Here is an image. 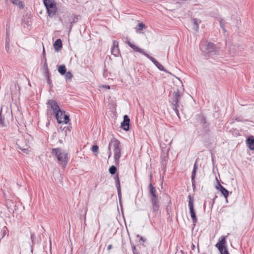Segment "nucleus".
<instances>
[{"instance_id":"nucleus-34","label":"nucleus","mask_w":254,"mask_h":254,"mask_svg":"<svg viewBox=\"0 0 254 254\" xmlns=\"http://www.w3.org/2000/svg\"><path fill=\"white\" fill-rule=\"evenodd\" d=\"M130 244L131 246L133 254H139V253L137 251L135 245L133 243H132L131 242H130Z\"/></svg>"},{"instance_id":"nucleus-23","label":"nucleus","mask_w":254,"mask_h":254,"mask_svg":"<svg viewBox=\"0 0 254 254\" xmlns=\"http://www.w3.org/2000/svg\"><path fill=\"white\" fill-rule=\"evenodd\" d=\"M43 69L45 71V74H50L46 57H45V62L43 66Z\"/></svg>"},{"instance_id":"nucleus-48","label":"nucleus","mask_w":254,"mask_h":254,"mask_svg":"<svg viewBox=\"0 0 254 254\" xmlns=\"http://www.w3.org/2000/svg\"><path fill=\"white\" fill-rule=\"evenodd\" d=\"M152 175L151 174L150 176V182H151V180H152Z\"/></svg>"},{"instance_id":"nucleus-42","label":"nucleus","mask_w":254,"mask_h":254,"mask_svg":"<svg viewBox=\"0 0 254 254\" xmlns=\"http://www.w3.org/2000/svg\"><path fill=\"white\" fill-rule=\"evenodd\" d=\"M191 183H192V186L194 189L195 188V179H192V178H191Z\"/></svg>"},{"instance_id":"nucleus-21","label":"nucleus","mask_w":254,"mask_h":254,"mask_svg":"<svg viewBox=\"0 0 254 254\" xmlns=\"http://www.w3.org/2000/svg\"><path fill=\"white\" fill-rule=\"evenodd\" d=\"M58 71L61 75H64L66 71V69L64 65H60L58 67Z\"/></svg>"},{"instance_id":"nucleus-41","label":"nucleus","mask_w":254,"mask_h":254,"mask_svg":"<svg viewBox=\"0 0 254 254\" xmlns=\"http://www.w3.org/2000/svg\"><path fill=\"white\" fill-rule=\"evenodd\" d=\"M103 76L105 78H107L108 77V71L106 68L104 70Z\"/></svg>"},{"instance_id":"nucleus-47","label":"nucleus","mask_w":254,"mask_h":254,"mask_svg":"<svg viewBox=\"0 0 254 254\" xmlns=\"http://www.w3.org/2000/svg\"><path fill=\"white\" fill-rule=\"evenodd\" d=\"M105 87L107 89H110V87L109 85H106L105 86Z\"/></svg>"},{"instance_id":"nucleus-18","label":"nucleus","mask_w":254,"mask_h":254,"mask_svg":"<svg viewBox=\"0 0 254 254\" xmlns=\"http://www.w3.org/2000/svg\"><path fill=\"white\" fill-rule=\"evenodd\" d=\"M10 39L9 38V34L8 32V29L6 28V41H5V49L6 51V52L7 53H10Z\"/></svg>"},{"instance_id":"nucleus-4","label":"nucleus","mask_w":254,"mask_h":254,"mask_svg":"<svg viewBox=\"0 0 254 254\" xmlns=\"http://www.w3.org/2000/svg\"><path fill=\"white\" fill-rule=\"evenodd\" d=\"M52 153L57 158L59 163L65 166L68 161L67 153L63 150L60 148H56L52 149Z\"/></svg>"},{"instance_id":"nucleus-32","label":"nucleus","mask_w":254,"mask_h":254,"mask_svg":"<svg viewBox=\"0 0 254 254\" xmlns=\"http://www.w3.org/2000/svg\"><path fill=\"white\" fill-rule=\"evenodd\" d=\"M98 149H99V147L97 145H93L92 147V149H91L93 152L95 154L98 153Z\"/></svg>"},{"instance_id":"nucleus-46","label":"nucleus","mask_w":254,"mask_h":254,"mask_svg":"<svg viewBox=\"0 0 254 254\" xmlns=\"http://www.w3.org/2000/svg\"><path fill=\"white\" fill-rule=\"evenodd\" d=\"M181 254H187V253L184 252L183 251H181Z\"/></svg>"},{"instance_id":"nucleus-16","label":"nucleus","mask_w":254,"mask_h":254,"mask_svg":"<svg viewBox=\"0 0 254 254\" xmlns=\"http://www.w3.org/2000/svg\"><path fill=\"white\" fill-rule=\"evenodd\" d=\"M112 54L115 57H118L120 54V50L119 48V42L114 40L113 42V47L111 49Z\"/></svg>"},{"instance_id":"nucleus-3","label":"nucleus","mask_w":254,"mask_h":254,"mask_svg":"<svg viewBox=\"0 0 254 254\" xmlns=\"http://www.w3.org/2000/svg\"><path fill=\"white\" fill-rule=\"evenodd\" d=\"M182 96L183 93L178 90L177 91L173 93L170 101L173 109L179 118H180L179 110H182L183 108V106L179 103Z\"/></svg>"},{"instance_id":"nucleus-31","label":"nucleus","mask_w":254,"mask_h":254,"mask_svg":"<svg viewBox=\"0 0 254 254\" xmlns=\"http://www.w3.org/2000/svg\"><path fill=\"white\" fill-rule=\"evenodd\" d=\"M65 75V78L67 82L68 80H70L72 77V75L70 71L66 72Z\"/></svg>"},{"instance_id":"nucleus-25","label":"nucleus","mask_w":254,"mask_h":254,"mask_svg":"<svg viewBox=\"0 0 254 254\" xmlns=\"http://www.w3.org/2000/svg\"><path fill=\"white\" fill-rule=\"evenodd\" d=\"M197 169H198V166H197V163L195 162L193 165V170H192V171L191 173V178H192V179H195V175H196V173Z\"/></svg>"},{"instance_id":"nucleus-29","label":"nucleus","mask_w":254,"mask_h":254,"mask_svg":"<svg viewBox=\"0 0 254 254\" xmlns=\"http://www.w3.org/2000/svg\"><path fill=\"white\" fill-rule=\"evenodd\" d=\"M115 183H116V188L117 189H120L121 188V186H120V180H119V176H118V175L117 174V176L115 177Z\"/></svg>"},{"instance_id":"nucleus-27","label":"nucleus","mask_w":254,"mask_h":254,"mask_svg":"<svg viewBox=\"0 0 254 254\" xmlns=\"http://www.w3.org/2000/svg\"><path fill=\"white\" fill-rule=\"evenodd\" d=\"M220 191L221 192V193L223 195V196L225 197L226 199L227 198L228 195H229V191L226 190L224 187V188H221V190H220Z\"/></svg>"},{"instance_id":"nucleus-30","label":"nucleus","mask_w":254,"mask_h":254,"mask_svg":"<svg viewBox=\"0 0 254 254\" xmlns=\"http://www.w3.org/2000/svg\"><path fill=\"white\" fill-rule=\"evenodd\" d=\"M219 23L220 27L222 29L224 32H226V30L225 28V21L222 19H220L219 20Z\"/></svg>"},{"instance_id":"nucleus-7","label":"nucleus","mask_w":254,"mask_h":254,"mask_svg":"<svg viewBox=\"0 0 254 254\" xmlns=\"http://www.w3.org/2000/svg\"><path fill=\"white\" fill-rule=\"evenodd\" d=\"M226 47L229 54L232 56L238 55L240 52L244 49V48L240 47L239 45L230 42L227 43Z\"/></svg>"},{"instance_id":"nucleus-6","label":"nucleus","mask_w":254,"mask_h":254,"mask_svg":"<svg viewBox=\"0 0 254 254\" xmlns=\"http://www.w3.org/2000/svg\"><path fill=\"white\" fill-rule=\"evenodd\" d=\"M44 4L46 7L49 16L53 17L57 12V6L53 0H44Z\"/></svg>"},{"instance_id":"nucleus-2","label":"nucleus","mask_w":254,"mask_h":254,"mask_svg":"<svg viewBox=\"0 0 254 254\" xmlns=\"http://www.w3.org/2000/svg\"><path fill=\"white\" fill-rule=\"evenodd\" d=\"M148 189V195L152 204L151 209L153 213L156 215L158 212L160 207L159 197L155 187L152 185L151 183L149 185Z\"/></svg>"},{"instance_id":"nucleus-17","label":"nucleus","mask_w":254,"mask_h":254,"mask_svg":"<svg viewBox=\"0 0 254 254\" xmlns=\"http://www.w3.org/2000/svg\"><path fill=\"white\" fill-rule=\"evenodd\" d=\"M246 142L248 145V147L250 150H254V137L253 136H251L249 137L247 140Z\"/></svg>"},{"instance_id":"nucleus-13","label":"nucleus","mask_w":254,"mask_h":254,"mask_svg":"<svg viewBox=\"0 0 254 254\" xmlns=\"http://www.w3.org/2000/svg\"><path fill=\"white\" fill-rule=\"evenodd\" d=\"M146 57L149 59L156 66V67L161 71H163L167 72L165 68L163 67V66L160 64L155 58L150 56L148 54H146Z\"/></svg>"},{"instance_id":"nucleus-35","label":"nucleus","mask_w":254,"mask_h":254,"mask_svg":"<svg viewBox=\"0 0 254 254\" xmlns=\"http://www.w3.org/2000/svg\"><path fill=\"white\" fill-rule=\"evenodd\" d=\"M118 191V195L119 197V200L120 204L121 203V198H122V193H121V188L117 189Z\"/></svg>"},{"instance_id":"nucleus-38","label":"nucleus","mask_w":254,"mask_h":254,"mask_svg":"<svg viewBox=\"0 0 254 254\" xmlns=\"http://www.w3.org/2000/svg\"><path fill=\"white\" fill-rule=\"evenodd\" d=\"M69 21H70V24L69 25V28L70 29H71L72 26H73V23H75V22H76L77 21V17H74L72 21H70V19H69Z\"/></svg>"},{"instance_id":"nucleus-28","label":"nucleus","mask_w":254,"mask_h":254,"mask_svg":"<svg viewBox=\"0 0 254 254\" xmlns=\"http://www.w3.org/2000/svg\"><path fill=\"white\" fill-rule=\"evenodd\" d=\"M109 171L111 174H112V175L115 174L117 171L116 167L114 165L111 166L109 169Z\"/></svg>"},{"instance_id":"nucleus-36","label":"nucleus","mask_w":254,"mask_h":254,"mask_svg":"<svg viewBox=\"0 0 254 254\" xmlns=\"http://www.w3.org/2000/svg\"><path fill=\"white\" fill-rule=\"evenodd\" d=\"M45 75L47 78V82H48V84L51 86V87H52V81L51 80L50 78V74H48V75L45 74Z\"/></svg>"},{"instance_id":"nucleus-15","label":"nucleus","mask_w":254,"mask_h":254,"mask_svg":"<svg viewBox=\"0 0 254 254\" xmlns=\"http://www.w3.org/2000/svg\"><path fill=\"white\" fill-rule=\"evenodd\" d=\"M121 149L122 145L120 146L119 147L113 151L114 160L116 165H119L120 163L119 159L121 156Z\"/></svg>"},{"instance_id":"nucleus-24","label":"nucleus","mask_w":254,"mask_h":254,"mask_svg":"<svg viewBox=\"0 0 254 254\" xmlns=\"http://www.w3.org/2000/svg\"><path fill=\"white\" fill-rule=\"evenodd\" d=\"M31 239L32 241V245L31 246V251L32 253H33V245L36 243V236L34 233H31Z\"/></svg>"},{"instance_id":"nucleus-12","label":"nucleus","mask_w":254,"mask_h":254,"mask_svg":"<svg viewBox=\"0 0 254 254\" xmlns=\"http://www.w3.org/2000/svg\"><path fill=\"white\" fill-rule=\"evenodd\" d=\"M127 41L126 42V43L131 48L133 51L136 52H138L146 57V54H147L144 51L143 49H140L136 45L134 44L131 43L129 41V39L128 38H127Z\"/></svg>"},{"instance_id":"nucleus-20","label":"nucleus","mask_w":254,"mask_h":254,"mask_svg":"<svg viewBox=\"0 0 254 254\" xmlns=\"http://www.w3.org/2000/svg\"><path fill=\"white\" fill-rule=\"evenodd\" d=\"M54 47L56 51H59L62 48V42L60 39L56 40L54 44Z\"/></svg>"},{"instance_id":"nucleus-8","label":"nucleus","mask_w":254,"mask_h":254,"mask_svg":"<svg viewBox=\"0 0 254 254\" xmlns=\"http://www.w3.org/2000/svg\"><path fill=\"white\" fill-rule=\"evenodd\" d=\"M28 143L29 142L27 139L24 137H21L17 140L16 145L19 150H21L24 153L28 154L29 148Z\"/></svg>"},{"instance_id":"nucleus-43","label":"nucleus","mask_w":254,"mask_h":254,"mask_svg":"<svg viewBox=\"0 0 254 254\" xmlns=\"http://www.w3.org/2000/svg\"><path fill=\"white\" fill-rule=\"evenodd\" d=\"M43 59L45 60V57H46V53H45V48L44 47H43Z\"/></svg>"},{"instance_id":"nucleus-5","label":"nucleus","mask_w":254,"mask_h":254,"mask_svg":"<svg viewBox=\"0 0 254 254\" xmlns=\"http://www.w3.org/2000/svg\"><path fill=\"white\" fill-rule=\"evenodd\" d=\"M199 48L205 56H209V55L217 52L215 45L212 42L201 43L200 45Z\"/></svg>"},{"instance_id":"nucleus-37","label":"nucleus","mask_w":254,"mask_h":254,"mask_svg":"<svg viewBox=\"0 0 254 254\" xmlns=\"http://www.w3.org/2000/svg\"><path fill=\"white\" fill-rule=\"evenodd\" d=\"M138 26V30H142L143 28H145V25L143 23H139L137 25Z\"/></svg>"},{"instance_id":"nucleus-40","label":"nucleus","mask_w":254,"mask_h":254,"mask_svg":"<svg viewBox=\"0 0 254 254\" xmlns=\"http://www.w3.org/2000/svg\"><path fill=\"white\" fill-rule=\"evenodd\" d=\"M137 237L139 238V240L142 241L143 242H145L146 241V239L144 238L143 237L140 236L139 235H137Z\"/></svg>"},{"instance_id":"nucleus-19","label":"nucleus","mask_w":254,"mask_h":254,"mask_svg":"<svg viewBox=\"0 0 254 254\" xmlns=\"http://www.w3.org/2000/svg\"><path fill=\"white\" fill-rule=\"evenodd\" d=\"M191 21L194 26L193 29L195 31L197 32L199 29V25L201 22V20L197 18H193L191 19Z\"/></svg>"},{"instance_id":"nucleus-33","label":"nucleus","mask_w":254,"mask_h":254,"mask_svg":"<svg viewBox=\"0 0 254 254\" xmlns=\"http://www.w3.org/2000/svg\"><path fill=\"white\" fill-rule=\"evenodd\" d=\"M199 123L201 126L203 124L206 125V123L208 122H207L206 118L204 116H201V119L199 121Z\"/></svg>"},{"instance_id":"nucleus-45","label":"nucleus","mask_w":254,"mask_h":254,"mask_svg":"<svg viewBox=\"0 0 254 254\" xmlns=\"http://www.w3.org/2000/svg\"><path fill=\"white\" fill-rule=\"evenodd\" d=\"M112 245H109L108 246L107 249H108V250H111L112 249Z\"/></svg>"},{"instance_id":"nucleus-10","label":"nucleus","mask_w":254,"mask_h":254,"mask_svg":"<svg viewBox=\"0 0 254 254\" xmlns=\"http://www.w3.org/2000/svg\"><path fill=\"white\" fill-rule=\"evenodd\" d=\"M226 237L223 236L221 240L216 244V247L219 250L221 254H229L228 249L226 247Z\"/></svg>"},{"instance_id":"nucleus-39","label":"nucleus","mask_w":254,"mask_h":254,"mask_svg":"<svg viewBox=\"0 0 254 254\" xmlns=\"http://www.w3.org/2000/svg\"><path fill=\"white\" fill-rule=\"evenodd\" d=\"M216 188L220 191L221 190V188L223 189L224 187L218 183V185L216 186Z\"/></svg>"},{"instance_id":"nucleus-44","label":"nucleus","mask_w":254,"mask_h":254,"mask_svg":"<svg viewBox=\"0 0 254 254\" xmlns=\"http://www.w3.org/2000/svg\"><path fill=\"white\" fill-rule=\"evenodd\" d=\"M63 115L61 116L62 118V120H64V115H66L65 114V112L64 111H63Z\"/></svg>"},{"instance_id":"nucleus-1","label":"nucleus","mask_w":254,"mask_h":254,"mask_svg":"<svg viewBox=\"0 0 254 254\" xmlns=\"http://www.w3.org/2000/svg\"><path fill=\"white\" fill-rule=\"evenodd\" d=\"M47 105L49 106L53 112L55 114V117L59 124H66L69 121V115H64V120H62L61 116L63 115V111L59 108L57 102L55 100H49L47 101Z\"/></svg>"},{"instance_id":"nucleus-26","label":"nucleus","mask_w":254,"mask_h":254,"mask_svg":"<svg viewBox=\"0 0 254 254\" xmlns=\"http://www.w3.org/2000/svg\"><path fill=\"white\" fill-rule=\"evenodd\" d=\"M1 112H2V109H1L0 111V125L3 127H6V125L5 124V123L4 122V117L2 115Z\"/></svg>"},{"instance_id":"nucleus-14","label":"nucleus","mask_w":254,"mask_h":254,"mask_svg":"<svg viewBox=\"0 0 254 254\" xmlns=\"http://www.w3.org/2000/svg\"><path fill=\"white\" fill-rule=\"evenodd\" d=\"M130 119L127 115L124 116L123 121L121 123V127L125 131H128L129 128Z\"/></svg>"},{"instance_id":"nucleus-11","label":"nucleus","mask_w":254,"mask_h":254,"mask_svg":"<svg viewBox=\"0 0 254 254\" xmlns=\"http://www.w3.org/2000/svg\"><path fill=\"white\" fill-rule=\"evenodd\" d=\"M121 145L120 141L116 138H113L110 141L108 145L109 158L112 155L111 149L112 148L114 151Z\"/></svg>"},{"instance_id":"nucleus-22","label":"nucleus","mask_w":254,"mask_h":254,"mask_svg":"<svg viewBox=\"0 0 254 254\" xmlns=\"http://www.w3.org/2000/svg\"><path fill=\"white\" fill-rule=\"evenodd\" d=\"M201 127H202L203 131L205 133L207 134L210 132V129L208 123H207L206 125L203 124L201 125Z\"/></svg>"},{"instance_id":"nucleus-9","label":"nucleus","mask_w":254,"mask_h":254,"mask_svg":"<svg viewBox=\"0 0 254 254\" xmlns=\"http://www.w3.org/2000/svg\"><path fill=\"white\" fill-rule=\"evenodd\" d=\"M189 198V204L188 206L190 209V216L192 220V222L194 225H195V223L197 221V219L196 216L194 208V199L190 195L188 196Z\"/></svg>"}]
</instances>
